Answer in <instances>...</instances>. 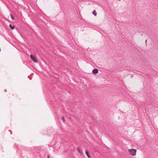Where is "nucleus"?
Here are the masks:
<instances>
[{
	"label": "nucleus",
	"mask_w": 158,
	"mask_h": 158,
	"mask_svg": "<svg viewBox=\"0 0 158 158\" xmlns=\"http://www.w3.org/2000/svg\"><path fill=\"white\" fill-rule=\"evenodd\" d=\"M98 73V69H95L93 70V73L94 74H97Z\"/></svg>",
	"instance_id": "7ed1b4c3"
},
{
	"label": "nucleus",
	"mask_w": 158,
	"mask_h": 158,
	"mask_svg": "<svg viewBox=\"0 0 158 158\" xmlns=\"http://www.w3.org/2000/svg\"><path fill=\"white\" fill-rule=\"evenodd\" d=\"M62 120H63V122H64V123H65V119H64V117H63H63H62Z\"/></svg>",
	"instance_id": "0eeeda50"
},
{
	"label": "nucleus",
	"mask_w": 158,
	"mask_h": 158,
	"mask_svg": "<svg viewBox=\"0 0 158 158\" xmlns=\"http://www.w3.org/2000/svg\"><path fill=\"white\" fill-rule=\"evenodd\" d=\"M85 153H86V155H87V157L89 158H90V156L89 155V153H88V152L86 150L85 151Z\"/></svg>",
	"instance_id": "20e7f679"
},
{
	"label": "nucleus",
	"mask_w": 158,
	"mask_h": 158,
	"mask_svg": "<svg viewBox=\"0 0 158 158\" xmlns=\"http://www.w3.org/2000/svg\"><path fill=\"white\" fill-rule=\"evenodd\" d=\"M9 26H10V28H11V30H13V29H14V28H15V27H14V26H12L11 25V24H10V25H9Z\"/></svg>",
	"instance_id": "423d86ee"
},
{
	"label": "nucleus",
	"mask_w": 158,
	"mask_h": 158,
	"mask_svg": "<svg viewBox=\"0 0 158 158\" xmlns=\"http://www.w3.org/2000/svg\"><path fill=\"white\" fill-rule=\"evenodd\" d=\"M10 16L11 17V18H12V20H14V17L12 16V15L11 14L10 15Z\"/></svg>",
	"instance_id": "6e6552de"
},
{
	"label": "nucleus",
	"mask_w": 158,
	"mask_h": 158,
	"mask_svg": "<svg viewBox=\"0 0 158 158\" xmlns=\"http://www.w3.org/2000/svg\"><path fill=\"white\" fill-rule=\"evenodd\" d=\"M129 155L135 156L136 155L137 150L134 149H131L127 150Z\"/></svg>",
	"instance_id": "f257e3e1"
},
{
	"label": "nucleus",
	"mask_w": 158,
	"mask_h": 158,
	"mask_svg": "<svg viewBox=\"0 0 158 158\" xmlns=\"http://www.w3.org/2000/svg\"><path fill=\"white\" fill-rule=\"evenodd\" d=\"M78 151H79V152H80V153H81V152L80 151V150L79 149H78Z\"/></svg>",
	"instance_id": "1a4fd4ad"
},
{
	"label": "nucleus",
	"mask_w": 158,
	"mask_h": 158,
	"mask_svg": "<svg viewBox=\"0 0 158 158\" xmlns=\"http://www.w3.org/2000/svg\"><path fill=\"white\" fill-rule=\"evenodd\" d=\"M30 57L31 60L34 62L37 63L38 62V60L36 57L32 55H31Z\"/></svg>",
	"instance_id": "f03ea898"
},
{
	"label": "nucleus",
	"mask_w": 158,
	"mask_h": 158,
	"mask_svg": "<svg viewBox=\"0 0 158 158\" xmlns=\"http://www.w3.org/2000/svg\"><path fill=\"white\" fill-rule=\"evenodd\" d=\"M47 158H49V155L48 156Z\"/></svg>",
	"instance_id": "9d476101"
},
{
	"label": "nucleus",
	"mask_w": 158,
	"mask_h": 158,
	"mask_svg": "<svg viewBox=\"0 0 158 158\" xmlns=\"http://www.w3.org/2000/svg\"><path fill=\"white\" fill-rule=\"evenodd\" d=\"M92 13L94 16H96L97 15V13L95 10H94L92 12Z\"/></svg>",
	"instance_id": "39448f33"
}]
</instances>
